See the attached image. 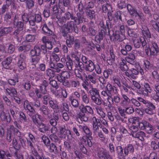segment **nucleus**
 <instances>
[{"label": "nucleus", "instance_id": "obj_1", "mask_svg": "<svg viewBox=\"0 0 159 159\" xmlns=\"http://www.w3.org/2000/svg\"><path fill=\"white\" fill-rule=\"evenodd\" d=\"M60 32L62 36L66 39V44L69 48H71L74 43L75 41L73 36L68 34L73 32L76 34L79 32V28L77 25L72 21L68 22L67 24L64 25L63 28L60 30Z\"/></svg>", "mask_w": 159, "mask_h": 159}, {"label": "nucleus", "instance_id": "obj_2", "mask_svg": "<svg viewBox=\"0 0 159 159\" xmlns=\"http://www.w3.org/2000/svg\"><path fill=\"white\" fill-rule=\"evenodd\" d=\"M112 34L110 36V39L111 42L114 43L121 42L125 39V36L122 35L119 30H116L114 32L112 30Z\"/></svg>", "mask_w": 159, "mask_h": 159}, {"label": "nucleus", "instance_id": "obj_3", "mask_svg": "<svg viewBox=\"0 0 159 159\" xmlns=\"http://www.w3.org/2000/svg\"><path fill=\"white\" fill-rule=\"evenodd\" d=\"M19 133V130L16 128L14 127L13 125H11L10 128L7 129L6 137L7 140L10 142L11 140V136H13V134L15 135H17Z\"/></svg>", "mask_w": 159, "mask_h": 159}, {"label": "nucleus", "instance_id": "obj_4", "mask_svg": "<svg viewBox=\"0 0 159 159\" xmlns=\"http://www.w3.org/2000/svg\"><path fill=\"white\" fill-rule=\"evenodd\" d=\"M30 25L35 26L36 23H39L42 21V18L39 14H35L30 16Z\"/></svg>", "mask_w": 159, "mask_h": 159}, {"label": "nucleus", "instance_id": "obj_5", "mask_svg": "<svg viewBox=\"0 0 159 159\" xmlns=\"http://www.w3.org/2000/svg\"><path fill=\"white\" fill-rule=\"evenodd\" d=\"M6 4L3 5L2 8V12L3 13H4L6 10L8 9L9 6L11 4L13 9H16L20 7L17 4H16L15 0H6Z\"/></svg>", "mask_w": 159, "mask_h": 159}, {"label": "nucleus", "instance_id": "obj_6", "mask_svg": "<svg viewBox=\"0 0 159 159\" xmlns=\"http://www.w3.org/2000/svg\"><path fill=\"white\" fill-rule=\"evenodd\" d=\"M60 134L61 135L60 137L66 139L67 137V139H71L72 136L69 130H66L65 128L63 127H61L59 129Z\"/></svg>", "mask_w": 159, "mask_h": 159}, {"label": "nucleus", "instance_id": "obj_7", "mask_svg": "<svg viewBox=\"0 0 159 159\" xmlns=\"http://www.w3.org/2000/svg\"><path fill=\"white\" fill-rule=\"evenodd\" d=\"M42 30L44 34H48L49 36H52V41H55V39L56 37V36L55 35L53 31L51 29L50 27H48L46 24L43 25Z\"/></svg>", "mask_w": 159, "mask_h": 159}, {"label": "nucleus", "instance_id": "obj_8", "mask_svg": "<svg viewBox=\"0 0 159 159\" xmlns=\"http://www.w3.org/2000/svg\"><path fill=\"white\" fill-rule=\"evenodd\" d=\"M59 147L60 149L57 148L55 144L52 143L48 147V149L50 153L57 155L61 152V146H60Z\"/></svg>", "mask_w": 159, "mask_h": 159}, {"label": "nucleus", "instance_id": "obj_9", "mask_svg": "<svg viewBox=\"0 0 159 159\" xmlns=\"http://www.w3.org/2000/svg\"><path fill=\"white\" fill-rule=\"evenodd\" d=\"M82 71L85 70L86 71L90 72L93 71L95 68V66L92 61H89V62L87 64L83 65Z\"/></svg>", "mask_w": 159, "mask_h": 159}, {"label": "nucleus", "instance_id": "obj_10", "mask_svg": "<svg viewBox=\"0 0 159 159\" xmlns=\"http://www.w3.org/2000/svg\"><path fill=\"white\" fill-rule=\"evenodd\" d=\"M92 125L94 133L98 132L99 127H101L102 126L99 120L97 119L95 117H93V118Z\"/></svg>", "mask_w": 159, "mask_h": 159}, {"label": "nucleus", "instance_id": "obj_11", "mask_svg": "<svg viewBox=\"0 0 159 159\" xmlns=\"http://www.w3.org/2000/svg\"><path fill=\"white\" fill-rule=\"evenodd\" d=\"M106 30H101L96 35L95 38V41L98 43H100L101 41L103 40V38L105 36Z\"/></svg>", "mask_w": 159, "mask_h": 159}, {"label": "nucleus", "instance_id": "obj_12", "mask_svg": "<svg viewBox=\"0 0 159 159\" xmlns=\"http://www.w3.org/2000/svg\"><path fill=\"white\" fill-rule=\"evenodd\" d=\"M159 52V48L157 43L152 42V46L150 48V55L152 56H157Z\"/></svg>", "mask_w": 159, "mask_h": 159}, {"label": "nucleus", "instance_id": "obj_13", "mask_svg": "<svg viewBox=\"0 0 159 159\" xmlns=\"http://www.w3.org/2000/svg\"><path fill=\"white\" fill-rule=\"evenodd\" d=\"M0 118L2 121H6L7 124H8L11 121V117L10 114H8L7 115L4 112H2L0 113Z\"/></svg>", "mask_w": 159, "mask_h": 159}, {"label": "nucleus", "instance_id": "obj_14", "mask_svg": "<svg viewBox=\"0 0 159 159\" xmlns=\"http://www.w3.org/2000/svg\"><path fill=\"white\" fill-rule=\"evenodd\" d=\"M98 156L100 159H106L108 156H111L106 150L103 149L98 151Z\"/></svg>", "mask_w": 159, "mask_h": 159}, {"label": "nucleus", "instance_id": "obj_15", "mask_svg": "<svg viewBox=\"0 0 159 159\" xmlns=\"http://www.w3.org/2000/svg\"><path fill=\"white\" fill-rule=\"evenodd\" d=\"M12 58L11 57L7 58L2 62V65L3 67L6 69H8L11 67V64L12 61Z\"/></svg>", "mask_w": 159, "mask_h": 159}, {"label": "nucleus", "instance_id": "obj_16", "mask_svg": "<svg viewBox=\"0 0 159 159\" xmlns=\"http://www.w3.org/2000/svg\"><path fill=\"white\" fill-rule=\"evenodd\" d=\"M85 12L87 17L90 20H92L95 16V11L92 9L86 7Z\"/></svg>", "mask_w": 159, "mask_h": 159}, {"label": "nucleus", "instance_id": "obj_17", "mask_svg": "<svg viewBox=\"0 0 159 159\" xmlns=\"http://www.w3.org/2000/svg\"><path fill=\"white\" fill-rule=\"evenodd\" d=\"M39 130L41 132L44 133L49 130V127L48 125L42 122H40L37 125Z\"/></svg>", "mask_w": 159, "mask_h": 159}, {"label": "nucleus", "instance_id": "obj_18", "mask_svg": "<svg viewBox=\"0 0 159 159\" xmlns=\"http://www.w3.org/2000/svg\"><path fill=\"white\" fill-rule=\"evenodd\" d=\"M83 14L80 12H78L76 14V16H74L73 20L78 25H79L83 22Z\"/></svg>", "mask_w": 159, "mask_h": 159}, {"label": "nucleus", "instance_id": "obj_19", "mask_svg": "<svg viewBox=\"0 0 159 159\" xmlns=\"http://www.w3.org/2000/svg\"><path fill=\"white\" fill-rule=\"evenodd\" d=\"M61 13L59 12V9L57 6H54L52 7L53 16L57 19L60 18L61 16Z\"/></svg>", "mask_w": 159, "mask_h": 159}, {"label": "nucleus", "instance_id": "obj_20", "mask_svg": "<svg viewBox=\"0 0 159 159\" xmlns=\"http://www.w3.org/2000/svg\"><path fill=\"white\" fill-rule=\"evenodd\" d=\"M99 25L104 30H106V29H111V23L108 20H106V25H105L103 20L100 21Z\"/></svg>", "mask_w": 159, "mask_h": 159}, {"label": "nucleus", "instance_id": "obj_21", "mask_svg": "<svg viewBox=\"0 0 159 159\" xmlns=\"http://www.w3.org/2000/svg\"><path fill=\"white\" fill-rule=\"evenodd\" d=\"M145 133L143 131H140L138 132L133 133L132 135L133 137L139 139L143 141L144 140L143 136H145Z\"/></svg>", "mask_w": 159, "mask_h": 159}, {"label": "nucleus", "instance_id": "obj_22", "mask_svg": "<svg viewBox=\"0 0 159 159\" xmlns=\"http://www.w3.org/2000/svg\"><path fill=\"white\" fill-rule=\"evenodd\" d=\"M135 59V57L134 53L131 52L125 57V60L130 64H133L134 62Z\"/></svg>", "mask_w": 159, "mask_h": 159}, {"label": "nucleus", "instance_id": "obj_23", "mask_svg": "<svg viewBox=\"0 0 159 159\" xmlns=\"http://www.w3.org/2000/svg\"><path fill=\"white\" fill-rule=\"evenodd\" d=\"M144 64L146 69L151 71H153L155 68V67L154 65L148 60H146L144 61Z\"/></svg>", "mask_w": 159, "mask_h": 159}, {"label": "nucleus", "instance_id": "obj_24", "mask_svg": "<svg viewBox=\"0 0 159 159\" xmlns=\"http://www.w3.org/2000/svg\"><path fill=\"white\" fill-rule=\"evenodd\" d=\"M135 123L137 124L138 127H139L141 130H144L148 122L145 121L140 122L139 120H135Z\"/></svg>", "mask_w": 159, "mask_h": 159}, {"label": "nucleus", "instance_id": "obj_25", "mask_svg": "<svg viewBox=\"0 0 159 159\" xmlns=\"http://www.w3.org/2000/svg\"><path fill=\"white\" fill-rule=\"evenodd\" d=\"M49 106L55 112H57L59 111L58 106L56 102L52 100H49Z\"/></svg>", "mask_w": 159, "mask_h": 159}, {"label": "nucleus", "instance_id": "obj_26", "mask_svg": "<svg viewBox=\"0 0 159 159\" xmlns=\"http://www.w3.org/2000/svg\"><path fill=\"white\" fill-rule=\"evenodd\" d=\"M106 89L108 93H111L114 94H116L117 93V91L116 88L114 86H112L110 84H108L107 86Z\"/></svg>", "mask_w": 159, "mask_h": 159}, {"label": "nucleus", "instance_id": "obj_27", "mask_svg": "<svg viewBox=\"0 0 159 159\" xmlns=\"http://www.w3.org/2000/svg\"><path fill=\"white\" fill-rule=\"evenodd\" d=\"M126 60L122 58L121 61L119 63L120 68L122 71H125L128 70V68L126 65Z\"/></svg>", "mask_w": 159, "mask_h": 159}, {"label": "nucleus", "instance_id": "obj_28", "mask_svg": "<svg viewBox=\"0 0 159 159\" xmlns=\"http://www.w3.org/2000/svg\"><path fill=\"white\" fill-rule=\"evenodd\" d=\"M124 152L125 154L128 155L129 152L133 153L134 151V148L131 144H128L127 146L124 149Z\"/></svg>", "mask_w": 159, "mask_h": 159}, {"label": "nucleus", "instance_id": "obj_29", "mask_svg": "<svg viewBox=\"0 0 159 159\" xmlns=\"http://www.w3.org/2000/svg\"><path fill=\"white\" fill-rule=\"evenodd\" d=\"M127 8L128 12L131 16L137 10L134 7L130 4H127Z\"/></svg>", "mask_w": 159, "mask_h": 159}, {"label": "nucleus", "instance_id": "obj_30", "mask_svg": "<svg viewBox=\"0 0 159 159\" xmlns=\"http://www.w3.org/2000/svg\"><path fill=\"white\" fill-rule=\"evenodd\" d=\"M7 93L11 97H14L17 95V93L16 90L13 88H10L6 89Z\"/></svg>", "mask_w": 159, "mask_h": 159}, {"label": "nucleus", "instance_id": "obj_31", "mask_svg": "<svg viewBox=\"0 0 159 159\" xmlns=\"http://www.w3.org/2000/svg\"><path fill=\"white\" fill-rule=\"evenodd\" d=\"M39 110L45 115H48L50 114V109L48 107L45 105H43L41 107Z\"/></svg>", "mask_w": 159, "mask_h": 159}, {"label": "nucleus", "instance_id": "obj_32", "mask_svg": "<svg viewBox=\"0 0 159 159\" xmlns=\"http://www.w3.org/2000/svg\"><path fill=\"white\" fill-rule=\"evenodd\" d=\"M16 65L21 70H23L26 68V64L25 61L18 60L16 62Z\"/></svg>", "mask_w": 159, "mask_h": 159}, {"label": "nucleus", "instance_id": "obj_33", "mask_svg": "<svg viewBox=\"0 0 159 159\" xmlns=\"http://www.w3.org/2000/svg\"><path fill=\"white\" fill-rule=\"evenodd\" d=\"M57 19H58V20L57 21V23L59 27H62V26L63 25V27L62 28H63L64 27V25H66L68 23L66 24H65V23L66 22L67 20L63 16H62L61 18V17L60 18ZM68 22L69 21H68L67 22Z\"/></svg>", "mask_w": 159, "mask_h": 159}, {"label": "nucleus", "instance_id": "obj_34", "mask_svg": "<svg viewBox=\"0 0 159 159\" xmlns=\"http://www.w3.org/2000/svg\"><path fill=\"white\" fill-rule=\"evenodd\" d=\"M1 31L4 35H6L11 32L12 31V27H1Z\"/></svg>", "mask_w": 159, "mask_h": 159}, {"label": "nucleus", "instance_id": "obj_35", "mask_svg": "<svg viewBox=\"0 0 159 159\" xmlns=\"http://www.w3.org/2000/svg\"><path fill=\"white\" fill-rule=\"evenodd\" d=\"M0 156L6 159L7 157H11V155L8 151H5L3 150H0Z\"/></svg>", "mask_w": 159, "mask_h": 159}, {"label": "nucleus", "instance_id": "obj_36", "mask_svg": "<svg viewBox=\"0 0 159 159\" xmlns=\"http://www.w3.org/2000/svg\"><path fill=\"white\" fill-rule=\"evenodd\" d=\"M18 77L17 74L14 75V77L13 79H9L8 80V83L9 84L12 85H15L16 82H18Z\"/></svg>", "mask_w": 159, "mask_h": 159}, {"label": "nucleus", "instance_id": "obj_37", "mask_svg": "<svg viewBox=\"0 0 159 159\" xmlns=\"http://www.w3.org/2000/svg\"><path fill=\"white\" fill-rule=\"evenodd\" d=\"M70 0H63L62 1L59 0L58 4L59 6H63L65 7H68L70 5Z\"/></svg>", "mask_w": 159, "mask_h": 159}, {"label": "nucleus", "instance_id": "obj_38", "mask_svg": "<svg viewBox=\"0 0 159 159\" xmlns=\"http://www.w3.org/2000/svg\"><path fill=\"white\" fill-rule=\"evenodd\" d=\"M69 99L71 101V104L73 107L75 108H77L79 107V104L77 100L74 98L72 96H70Z\"/></svg>", "mask_w": 159, "mask_h": 159}, {"label": "nucleus", "instance_id": "obj_39", "mask_svg": "<svg viewBox=\"0 0 159 159\" xmlns=\"http://www.w3.org/2000/svg\"><path fill=\"white\" fill-rule=\"evenodd\" d=\"M124 99L121 102V104L123 106H125L128 105L130 102L129 99L125 95H122Z\"/></svg>", "mask_w": 159, "mask_h": 159}, {"label": "nucleus", "instance_id": "obj_40", "mask_svg": "<svg viewBox=\"0 0 159 159\" xmlns=\"http://www.w3.org/2000/svg\"><path fill=\"white\" fill-rule=\"evenodd\" d=\"M154 128L153 126L150 124L149 122H148L144 130L148 134H150L152 133Z\"/></svg>", "mask_w": 159, "mask_h": 159}, {"label": "nucleus", "instance_id": "obj_41", "mask_svg": "<svg viewBox=\"0 0 159 159\" xmlns=\"http://www.w3.org/2000/svg\"><path fill=\"white\" fill-rule=\"evenodd\" d=\"M42 139L45 145L48 148L51 145L50 141L48 137L43 135L42 137Z\"/></svg>", "mask_w": 159, "mask_h": 159}, {"label": "nucleus", "instance_id": "obj_42", "mask_svg": "<svg viewBox=\"0 0 159 159\" xmlns=\"http://www.w3.org/2000/svg\"><path fill=\"white\" fill-rule=\"evenodd\" d=\"M125 0H119L118 1L117 6L119 8L121 9L125 8L127 7Z\"/></svg>", "mask_w": 159, "mask_h": 159}, {"label": "nucleus", "instance_id": "obj_43", "mask_svg": "<svg viewBox=\"0 0 159 159\" xmlns=\"http://www.w3.org/2000/svg\"><path fill=\"white\" fill-rule=\"evenodd\" d=\"M32 154L34 156L36 159H43V154L40 156L37 151L36 149H33L31 150Z\"/></svg>", "mask_w": 159, "mask_h": 159}, {"label": "nucleus", "instance_id": "obj_44", "mask_svg": "<svg viewBox=\"0 0 159 159\" xmlns=\"http://www.w3.org/2000/svg\"><path fill=\"white\" fill-rule=\"evenodd\" d=\"M13 24L16 26L18 29H20V30H23L24 27L23 22L21 21H13Z\"/></svg>", "mask_w": 159, "mask_h": 159}, {"label": "nucleus", "instance_id": "obj_45", "mask_svg": "<svg viewBox=\"0 0 159 159\" xmlns=\"http://www.w3.org/2000/svg\"><path fill=\"white\" fill-rule=\"evenodd\" d=\"M41 57L39 55L34 56L31 57V62L33 63L36 67V64L39 63L40 61Z\"/></svg>", "mask_w": 159, "mask_h": 159}, {"label": "nucleus", "instance_id": "obj_46", "mask_svg": "<svg viewBox=\"0 0 159 159\" xmlns=\"http://www.w3.org/2000/svg\"><path fill=\"white\" fill-rule=\"evenodd\" d=\"M82 129L84 132L88 135V137L90 138L91 139H92V133L90 131L88 127L87 126H84L82 127Z\"/></svg>", "mask_w": 159, "mask_h": 159}, {"label": "nucleus", "instance_id": "obj_47", "mask_svg": "<svg viewBox=\"0 0 159 159\" xmlns=\"http://www.w3.org/2000/svg\"><path fill=\"white\" fill-rule=\"evenodd\" d=\"M55 71L50 69H48L46 70V74L49 77V80H50L55 76Z\"/></svg>", "mask_w": 159, "mask_h": 159}, {"label": "nucleus", "instance_id": "obj_48", "mask_svg": "<svg viewBox=\"0 0 159 159\" xmlns=\"http://www.w3.org/2000/svg\"><path fill=\"white\" fill-rule=\"evenodd\" d=\"M121 12L120 11H117L113 15V19L115 21L118 20V19L121 21L122 20Z\"/></svg>", "mask_w": 159, "mask_h": 159}, {"label": "nucleus", "instance_id": "obj_49", "mask_svg": "<svg viewBox=\"0 0 159 159\" xmlns=\"http://www.w3.org/2000/svg\"><path fill=\"white\" fill-rule=\"evenodd\" d=\"M141 37L139 39H135L133 40V43L134 47L137 48H139L141 44Z\"/></svg>", "mask_w": 159, "mask_h": 159}, {"label": "nucleus", "instance_id": "obj_50", "mask_svg": "<svg viewBox=\"0 0 159 159\" xmlns=\"http://www.w3.org/2000/svg\"><path fill=\"white\" fill-rule=\"evenodd\" d=\"M133 125H131L129 127V129L131 130V134L132 135L133 133L137 132L138 130V128L137 126V124L135 123V121L134 120L133 123Z\"/></svg>", "mask_w": 159, "mask_h": 159}, {"label": "nucleus", "instance_id": "obj_51", "mask_svg": "<svg viewBox=\"0 0 159 159\" xmlns=\"http://www.w3.org/2000/svg\"><path fill=\"white\" fill-rule=\"evenodd\" d=\"M25 4L27 8L30 9L34 6V0H26Z\"/></svg>", "mask_w": 159, "mask_h": 159}, {"label": "nucleus", "instance_id": "obj_52", "mask_svg": "<svg viewBox=\"0 0 159 159\" xmlns=\"http://www.w3.org/2000/svg\"><path fill=\"white\" fill-rule=\"evenodd\" d=\"M81 96L83 101L86 104H88L89 102V98L88 97L87 94L85 93L84 91H83Z\"/></svg>", "mask_w": 159, "mask_h": 159}, {"label": "nucleus", "instance_id": "obj_53", "mask_svg": "<svg viewBox=\"0 0 159 159\" xmlns=\"http://www.w3.org/2000/svg\"><path fill=\"white\" fill-rule=\"evenodd\" d=\"M159 144H157L155 141H152L151 142V146L154 150L157 152H159Z\"/></svg>", "mask_w": 159, "mask_h": 159}, {"label": "nucleus", "instance_id": "obj_54", "mask_svg": "<svg viewBox=\"0 0 159 159\" xmlns=\"http://www.w3.org/2000/svg\"><path fill=\"white\" fill-rule=\"evenodd\" d=\"M68 59V61L66 62L67 67L69 70H71L74 67L73 61L70 57H69Z\"/></svg>", "mask_w": 159, "mask_h": 159}, {"label": "nucleus", "instance_id": "obj_55", "mask_svg": "<svg viewBox=\"0 0 159 159\" xmlns=\"http://www.w3.org/2000/svg\"><path fill=\"white\" fill-rule=\"evenodd\" d=\"M74 65L75 67L76 68H79L80 70H81V71H82L83 66V64L80 61H74Z\"/></svg>", "mask_w": 159, "mask_h": 159}, {"label": "nucleus", "instance_id": "obj_56", "mask_svg": "<svg viewBox=\"0 0 159 159\" xmlns=\"http://www.w3.org/2000/svg\"><path fill=\"white\" fill-rule=\"evenodd\" d=\"M22 19L24 22L26 24L27 22H29L30 24V16H28L27 14L24 13L21 16Z\"/></svg>", "mask_w": 159, "mask_h": 159}, {"label": "nucleus", "instance_id": "obj_57", "mask_svg": "<svg viewBox=\"0 0 159 159\" xmlns=\"http://www.w3.org/2000/svg\"><path fill=\"white\" fill-rule=\"evenodd\" d=\"M116 151L118 157H121L123 156V149L121 146H117L116 148Z\"/></svg>", "mask_w": 159, "mask_h": 159}, {"label": "nucleus", "instance_id": "obj_58", "mask_svg": "<svg viewBox=\"0 0 159 159\" xmlns=\"http://www.w3.org/2000/svg\"><path fill=\"white\" fill-rule=\"evenodd\" d=\"M142 31L145 33L147 37L149 38H151V34L147 26H144L142 27Z\"/></svg>", "mask_w": 159, "mask_h": 159}, {"label": "nucleus", "instance_id": "obj_59", "mask_svg": "<svg viewBox=\"0 0 159 159\" xmlns=\"http://www.w3.org/2000/svg\"><path fill=\"white\" fill-rule=\"evenodd\" d=\"M67 20H69L70 19L73 20L74 15L72 13L67 11L65 13V16H63Z\"/></svg>", "mask_w": 159, "mask_h": 159}, {"label": "nucleus", "instance_id": "obj_60", "mask_svg": "<svg viewBox=\"0 0 159 159\" xmlns=\"http://www.w3.org/2000/svg\"><path fill=\"white\" fill-rule=\"evenodd\" d=\"M15 49V46L12 44H10L8 47V49L7 51V52L10 54H11L14 52Z\"/></svg>", "mask_w": 159, "mask_h": 159}, {"label": "nucleus", "instance_id": "obj_61", "mask_svg": "<svg viewBox=\"0 0 159 159\" xmlns=\"http://www.w3.org/2000/svg\"><path fill=\"white\" fill-rule=\"evenodd\" d=\"M33 76L37 80H39L42 75V74L39 70L36 72H35L33 73Z\"/></svg>", "mask_w": 159, "mask_h": 159}, {"label": "nucleus", "instance_id": "obj_62", "mask_svg": "<svg viewBox=\"0 0 159 159\" xmlns=\"http://www.w3.org/2000/svg\"><path fill=\"white\" fill-rule=\"evenodd\" d=\"M80 47V41L78 39H76L74 42V47L75 50L79 49Z\"/></svg>", "mask_w": 159, "mask_h": 159}, {"label": "nucleus", "instance_id": "obj_63", "mask_svg": "<svg viewBox=\"0 0 159 159\" xmlns=\"http://www.w3.org/2000/svg\"><path fill=\"white\" fill-rule=\"evenodd\" d=\"M125 112L129 115H130L133 113L134 112V109L132 107H129L125 108Z\"/></svg>", "mask_w": 159, "mask_h": 159}, {"label": "nucleus", "instance_id": "obj_64", "mask_svg": "<svg viewBox=\"0 0 159 159\" xmlns=\"http://www.w3.org/2000/svg\"><path fill=\"white\" fill-rule=\"evenodd\" d=\"M152 73V78L155 80H159V73L155 69Z\"/></svg>", "mask_w": 159, "mask_h": 159}]
</instances>
